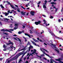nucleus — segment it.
Masks as SVG:
<instances>
[{
  "label": "nucleus",
  "instance_id": "nucleus-1",
  "mask_svg": "<svg viewBox=\"0 0 63 63\" xmlns=\"http://www.w3.org/2000/svg\"><path fill=\"white\" fill-rule=\"evenodd\" d=\"M9 42L10 43H6V44L7 46H9L10 45H12L11 46H10V47L11 48H12V49H13V46L12 45H14V43L13 42H11V40L9 41Z\"/></svg>",
  "mask_w": 63,
  "mask_h": 63
},
{
  "label": "nucleus",
  "instance_id": "nucleus-2",
  "mask_svg": "<svg viewBox=\"0 0 63 63\" xmlns=\"http://www.w3.org/2000/svg\"><path fill=\"white\" fill-rule=\"evenodd\" d=\"M41 23V22L40 21H39L38 22H35V24L36 25H38V24H40V23Z\"/></svg>",
  "mask_w": 63,
  "mask_h": 63
},
{
  "label": "nucleus",
  "instance_id": "nucleus-3",
  "mask_svg": "<svg viewBox=\"0 0 63 63\" xmlns=\"http://www.w3.org/2000/svg\"><path fill=\"white\" fill-rule=\"evenodd\" d=\"M30 14L32 16H34V14H35V12L34 11H31L30 12Z\"/></svg>",
  "mask_w": 63,
  "mask_h": 63
},
{
  "label": "nucleus",
  "instance_id": "nucleus-4",
  "mask_svg": "<svg viewBox=\"0 0 63 63\" xmlns=\"http://www.w3.org/2000/svg\"><path fill=\"white\" fill-rule=\"evenodd\" d=\"M23 57V56H22L20 58V59L19 61L18 62V63H20V62H21V61H22V59Z\"/></svg>",
  "mask_w": 63,
  "mask_h": 63
},
{
  "label": "nucleus",
  "instance_id": "nucleus-5",
  "mask_svg": "<svg viewBox=\"0 0 63 63\" xmlns=\"http://www.w3.org/2000/svg\"><path fill=\"white\" fill-rule=\"evenodd\" d=\"M25 13H26V12H23V11H21V14H22V15H23L24 16H25Z\"/></svg>",
  "mask_w": 63,
  "mask_h": 63
},
{
  "label": "nucleus",
  "instance_id": "nucleus-6",
  "mask_svg": "<svg viewBox=\"0 0 63 63\" xmlns=\"http://www.w3.org/2000/svg\"><path fill=\"white\" fill-rule=\"evenodd\" d=\"M4 14H5V16H8V15L9 14V13H4Z\"/></svg>",
  "mask_w": 63,
  "mask_h": 63
},
{
  "label": "nucleus",
  "instance_id": "nucleus-7",
  "mask_svg": "<svg viewBox=\"0 0 63 63\" xmlns=\"http://www.w3.org/2000/svg\"><path fill=\"white\" fill-rule=\"evenodd\" d=\"M50 61V63H53V60H52V59H51Z\"/></svg>",
  "mask_w": 63,
  "mask_h": 63
},
{
  "label": "nucleus",
  "instance_id": "nucleus-8",
  "mask_svg": "<svg viewBox=\"0 0 63 63\" xmlns=\"http://www.w3.org/2000/svg\"><path fill=\"white\" fill-rule=\"evenodd\" d=\"M32 39L35 42H38V40H36L35 39H34V38H32Z\"/></svg>",
  "mask_w": 63,
  "mask_h": 63
},
{
  "label": "nucleus",
  "instance_id": "nucleus-9",
  "mask_svg": "<svg viewBox=\"0 0 63 63\" xmlns=\"http://www.w3.org/2000/svg\"><path fill=\"white\" fill-rule=\"evenodd\" d=\"M37 39L38 40H39L40 41V42H43V41L41 39H39V38L38 37L37 38Z\"/></svg>",
  "mask_w": 63,
  "mask_h": 63
},
{
  "label": "nucleus",
  "instance_id": "nucleus-10",
  "mask_svg": "<svg viewBox=\"0 0 63 63\" xmlns=\"http://www.w3.org/2000/svg\"><path fill=\"white\" fill-rule=\"evenodd\" d=\"M51 4H52V5H53V4H54V5H56V3L55 2H51Z\"/></svg>",
  "mask_w": 63,
  "mask_h": 63
},
{
  "label": "nucleus",
  "instance_id": "nucleus-11",
  "mask_svg": "<svg viewBox=\"0 0 63 63\" xmlns=\"http://www.w3.org/2000/svg\"><path fill=\"white\" fill-rule=\"evenodd\" d=\"M51 34V35H52V36H55V37H56V38H57V36H55V34H54L53 33H52Z\"/></svg>",
  "mask_w": 63,
  "mask_h": 63
},
{
  "label": "nucleus",
  "instance_id": "nucleus-12",
  "mask_svg": "<svg viewBox=\"0 0 63 63\" xmlns=\"http://www.w3.org/2000/svg\"><path fill=\"white\" fill-rule=\"evenodd\" d=\"M10 5L11 6V8H12V9H15V8L14 7V5H12L11 4H10Z\"/></svg>",
  "mask_w": 63,
  "mask_h": 63
},
{
  "label": "nucleus",
  "instance_id": "nucleus-13",
  "mask_svg": "<svg viewBox=\"0 0 63 63\" xmlns=\"http://www.w3.org/2000/svg\"><path fill=\"white\" fill-rule=\"evenodd\" d=\"M3 19L4 20V21H6V20H8V19H7V18H3Z\"/></svg>",
  "mask_w": 63,
  "mask_h": 63
},
{
  "label": "nucleus",
  "instance_id": "nucleus-14",
  "mask_svg": "<svg viewBox=\"0 0 63 63\" xmlns=\"http://www.w3.org/2000/svg\"><path fill=\"white\" fill-rule=\"evenodd\" d=\"M32 43H33V44H34V45L35 46H37V45H36V43H35L34 42V41H32Z\"/></svg>",
  "mask_w": 63,
  "mask_h": 63
},
{
  "label": "nucleus",
  "instance_id": "nucleus-15",
  "mask_svg": "<svg viewBox=\"0 0 63 63\" xmlns=\"http://www.w3.org/2000/svg\"><path fill=\"white\" fill-rule=\"evenodd\" d=\"M18 24H15V27H18Z\"/></svg>",
  "mask_w": 63,
  "mask_h": 63
},
{
  "label": "nucleus",
  "instance_id": "nucleus-16",
  "mask_svg": "<svg viewBox=\"0 0 63 63\" xmlns=\"http://www.w3.org/2000/svg\"><path fill=\"white\" fill-rule=\"evenodd\" d=\"M43 8H45V9H46V8H47V7H46V5H44L43 6Z\"/></svg>",
  "mask_w": 63,
  "mask_h": 63
},
{
  "label": "nucleus",
  "instance_id": "nucleus-17",
  "mask_svg": "<svg viewBox=\"0 0 63 63\" xmlns=\"http://www.w3.org/2000/svg\"><path fill=\"white\" fill-rule=\"evenodd\" d=\"M1 31H2L3 32H5V30L4 29H2L1 30Z\"/></svg>",
  "mask_w": 63,
  "mask_h": 63
},
{
  "label": "nucleus",
  "instance_id": "nucleus-18",
  "mask_svg": "<svg viewBox=\"0 0 63 63\" xmlns=\"http://www.w3.org/2000/svg\"><path fill=\"white\" fill-rule=\"evenodd\" d=\"M0 7H1L2 9H4V7H3V6L2 4H1L0 5Z\"/></svg>",
  "mask_w": 63,
  "mask_h": 63
},
{
  "label": "nucleus",
  "instance_id": "nucleus-19",
  "mask_svg": "<svg viewBox=\"0 0 63 63\" xmlns=\"http://www.w3.org/2000/svg\"><path fill=\"white\" fill-rule=\"evenodd\" d=\"M26 47H25L24 48H23L22 49H21L20 50H25V49H26Z\"/></svg>",
  "mask_w": 63,
  "mask_h": 63
},
{
  "label": "nucleus",
  "instance_id": "nucleus-20",
  "mask_svg": "<svg viewBox=\"0 0 63 63\" xmlns=\"http://www.w3.org/2000/svg\"><path fill=\"white\" fill-rule=\"evenodd\" d=\"M29 48H33V47L31 45L30 47Z\"/></svg>",
  "mask_w": 63,
  "mask_h": 63
},
{
  "label": "nucleus",
  "instance_id": "nucleus-21",
  "mask_svg": "<svg viewBox=\"0 0 63 63\" xmlns=\"http://www.w3.org/2000/svg\"><path fill=\"white\" fill-rule=\"evenodd\" d=\"M44 56H45V54H41V55L40 56L41 57H43Z\"/></svg>",
  "mask_w": 63,
  "mask_h": 63
},
{
  "label": "nucleus",
  "instance_id": "nucleus-22",
  "mask_svg": "<svg viewBox=\"0 0 63 63\" xmlns=\"http://www.w3.org/2000/svg\"><path fill=\"white\" fill-rule=\"evenodd\" d=\"M6 3H8L7 4H8V5H10L11 4V3H10V2H9L8 1H6Z\"/></svg>",
  "mask_w": 63,
  "mask_h": 63
},
{
  "label": "nucleus",
  "instance_id": "nucleus-23",
  "mask_svg": "<svg viewBox=\"0 0 63 63\" xmlns=\"http://www.w3.org/2000/svg\"><path fill=\"white\" fill-rule=\"evenodd\" d=\"M3 47L4 48H6V46L5 45L3 44Z\"/></svg>",
  "mask_w": 63,
  "mask_h": 63
},
{
  "label": "nucleus",
  "instance_id": "nucleus-24",
  "mask_svg": "<svg viewBox=\"0 0 63 63\" xmlns=\"http://www.w3.org/2000/svg\"><path fill=\"white\" fill-rule=\"evenodd\" d=\"M30 45V42H28V43L27 44V45Z\"/></svg>",
  "mask_w": 63,
  "mask_h": 63
},
{
  "label": "nucleus",
  "instance_id": "nucleus-25",
  "mask_svg": "<svg viewBox=\"0 0 63 63\" xmlns=\"http://www.w3.org/2000/svg\"><path fill=\"white\" fill-rule=\"evenodd\" d=\"M16 38L17 39H18V41H19V42H21V40H20L19 38Z\"/></svg>",
  "mask_w": 63,
  "mask_h": 63
},
{
  "label": "nucleus",
  "instance_id": "nucleus-26",
  "mask_svg": "<svg viewBox=\"0 0 63 63\" xmlns=\"http://www.w3.org/2000/svg\"><path fill=\"white\" fill-rule=\"evenodd\" d=\"M27 51H26L25 52V53H24V54L22 56H23V57L24 56V55L25 54H26V53H27Z\"/></svg>",
  "mask_w": 63,
  "mask_h": 63
},
{
  "label": "nucleus",
  "instance_id": "nucleus-27",
  "mask_svg": "<svg viewBox=\"0 0 63 63\" xmlns=\"http://www.w3.org/2000/svg\"><path fill=\"white\" fill-rule=\"evenodd\" d=\"M25 35H26V36H28L29 35V34L27 33H25Z\"/></svg>",
  "mask_w": 63,
  "mask_h": 63
},
{
  "label": "nucleus",
  "instance_id": "nucleus-28",
  "mask_svg": "<svg viewBox=\"0 0 63 63\" xmlns=\"http://www.w3.org/2000/svg\"><path fill=\"white\" fill-rule=\"evenodd\" d=\"M22 33V32H18V34H21V33Z\"/></svg>",
  "mask_w": 63,
  "mask_h": 63
},
{
  "label": "nucleus",
  "instance_id": "nucleus-29",
  "mask_svg": "<svg viewBox=\"0 0 63 63\" xmlns=\"http://www.w3.org/2000/svg\"><path fill=\"white\" fill-rule=\"evenodd\" d=\"M53 46L55 48H57L56 47V45H53Z\"/></svg>",
  "mask_w": 63,
  "mask_h": 63
},
{
  "label": "nucleus",
  "instance_id": "nucleus-30",
  "mask_svg": "<svg viewBox=\"0 0 63 63\" xmlns=\"http://www.w3.org/2000/svg\"><path fill=\"white\" fill-rule=\"evenodd\" d=\"M5 31H6V32H9V30L7 29H6L5 30Z\"/></svg>",
  "mask_w": 63,
  "mask_h": 63
},
{
  "label": "nucleus",
  "instance_id": "nucleus-31",
  "mask_svg": "<svg viewBox=\"0 0 63 63\" xmlns=\"http://www.w3.org/2000/svg\"><path fill=\"white\" fill-rule=\"evenodd\" d=\"M12 25L13 24H11V26H10V27H11V28H13V26H12Z\"/></svg>",
  "mask_w": 63,
  "mask_h": 63
},
{
  "label": "nucleus",
  "instance_id": "nucleus-32",
  "mask_svg": "<svg viewBox=\"0 0 63 63\" xmlns=\"http://www.w3.org/2000/svg\"><path fill=\"white\" fill-rule=\"evenodd\" d=\"M21 8H22V9H24L25 10V8H24V7H23V6H21Z\"/></svg>",
  "mask_w": 63,
  "mask_h": 63
},
{
  "label": "nucleus",
  "instance_id": "nucleus-33",
  "mask_svg": "<svg viewBox=\"0 0 63 63\" xmlns=\"http://www.w3.org/2000/svg\"><path fill=\"white\" fill-rule=\"evenodd\" d=\"M3 34H5L6 35H8V34H7V33H5V32H3Z\"/></svg>",
  "mask_w": 63,
  "mask_h": 63
},
{
  "label": "nucleus",
  "instance_id": "nucleus-34",
  "mask_svg": "<svg viewBox=\"0 0 63 63\" xmlns=\"http://www.w3.org/2000/svg\"><path fill=\"white\" fill-rule=\"evenodd\" d=\"M14 30H16V29H17V27H15L14 28Z\"/></svg>",
  "mask_w": 63,
  "mask_h": 63
},
{
  "label": "nucleus",
  "instance_id": "nucleus-35",
  "mask_svg": "<svg viewBox=\"0 0 63 63\" xmlns=\"http://www.w3.org/2000/svg\"><path fill=\"white\" fill-rule=\"evenodd\" d=\"M45 3H47V0H45Z\"/></svg>",
  "mask_w": 63,
  "mask_h": 63
},
{
  "label": "nucleus",
  "instance_id": "nucleus-36",
  "mask_svg": "<svg viewBox=\"0 0 63 63\" xmlns=\"http://www.w3.org/2000/svg\"><path fill=\"white\" fill-rule=\"evenodd\" d=\"M44 49V50H45V51H46L47 52H48V51H47V50H46L45 49Z\"/></svg>",
  "mask_w": 63,
  "mask_h": 63
},
{
  "label": "nucleus",
  "instance_id": "nucleus-37",
  "mask_svg": "<svg viewBox=\"0 0 63 63\" xmlns=\"http://www.w3.org/2000/svg\"><path fill=\"white\" fill-rule=\"evenodd\" d=\"M30 31L31 32H30V34H32V33H33V32H32V31H31V30H30Z\"/></svg>",
  "mask_w": 63,
  "mask_h": 63
},
{
  "label": "nucleus",
  "instance_id": "nucleus-38",
  "mask_svg": "<svg viewBox=\"0 0 63 63\" xmlns=\"http://www.w3.org/2000/svg\"><path fill=\"white\" fill-rule=\"evenodd\" d=\"M10 31H14V29H11L9 30Z\"/></svg>",
  "mask_w": 63,
  "mask_h": 63
},
{
  "label": "nucleus",
  "instance_id": "nucleus-39",
  "mask_svg": "<svg viewBox=\"0 0 63 63\" xmlns=\"http://www.w3.org/2000/svg\"><path fill=\"white\" fill-rule=\"evenodd\" d=\"M40 3H41V1H39L37 3V4H40Z\"/></svg>",
  "mask_w": 63,
  "mask_h": 63
},
{
  "label": "nucleus",
  "instance_id": "nucleus-40",
  "mask_svg": "<svg viewBox=\"0 0 63 63\" xmlns=\"http://www.w3.org/2000/svg\"><path fill=\"white\" fill-rule=\"evenodd\" d=\"M55 50L56 51H57L58 53H59V51L58 50H57L56 49H55Z\"/></svg>",
  "mask_w": 63,
  "mask_h": 63
},
{
  "label": "nucleus",
  "instance_id": "nucleus-41",
  "mask_svg": "<svg viewBox=\"0 0 63 63\" xmlns=\"http://www.w3.org/2000/svg\"><path fill=\"white\" fill-rule=\"evenodd\" d=\"M17 11L18 12H19V13H20V10H19L18 9H17Z\"/></svg>",
  "mask_w": 63,
  "mask_h": 63
},
{
  "label": "nucleus",
  "instance_id": "nucleus-42",
  "mask_svg": "<svg viewBox=\"0 0 63 63\" xmlns=\"http://www.w3.org/2000/svg\"><path fill=\"white\" fill-rule=\"evenodd\" d=\"M33 53H32V54H30V55H31V56H33V55H32V54H33Z\"/></svg>",
  "mask_w": 63,
  "mask_h": 63
},
{
  "label": "nucleus",
  "instance_id": "nucleus-43",
  "mask_svg": "<svg viewBox=\"0 0 63 63\" xmlns=\"http://www.w3.org/2000/svg\"><path fill=\"white\" fill-rule=\"evenodd\" d=\"M58 8H56V10H55V12H57V10H58Z\"/></svg>",
  "mask_w": 63,
  "mask_h": 63
},
{
  "label": "nucleus",
  "instance_id": "nucleus-44",
  "mask_svg": "<svg viewBox=\"0 0 63 63\" xmlns=\"http://www.w3.org/2000/svg\"><path fill=\"white\" fill-rule=\"evenodd\" d=\"M59 59H55V60H56V61H59Z\"/></svg>",
  "mask_w": 63,
  "mask_h": 63
},
{
  "label": "nucleus",
  "instance_id": "nucleus-45",
  "mask_svg": "<svg viewBox=\"0 0 63 63\" xmlns=\"http://www.w3.org/2000/svg\"><path fill=\"white\" fill-rule=\"evenodd\" d=\"M53 18V17L52 16H51L50 17V18Z\"/></svg>",
  "mask_w": 63,
  "mask_h": 63
},
{
  "label": "nucleus",
  "instance_id": "nucleus-46",
  "mask_svg": "<svg viewBox=\"0 0 63 63\" xmlns=\"http://www.w3.org/2000/svg\"><path fill=\"white\" fill-rule=\"evenodd\" d=\"M0 20H1V21H3V19L1 18H0Z\"/></svg>",
  "mask_w": 63,
  "mask_h": 63
},
{
  "label": "nucleus",
  "instance_id": "nucleus-47",
  "mask_svg": "<svg viewBox=\"0 0 63 63\" xmlns=\"http://www.w3.org/2000/svg\"><path fill=\"white\" fill-rule=\"evenodd\" d=\"M32 52V53H33V54H34V55H35L34 53H35V54L36 53V52H35L34 51L33 52Z\"/></svg>",
  "mask_w": 63,
  "mask_h": 63
},
{
  "label": "nucleus",
  "instance_id": "nucleus-48",
  "mask_svg": "<svg viewBox=\"0 0 63 63\" xmlns=\"http://www.w3.org/2000/svg\"><path fill=\"white\" fill-rule=\"evenodd\" d=\"M42 52H43V53H44V54H45L46 53H45V51H42Z\"/></svg>",
  "mask_w": 63,
  "mask_h": 63
},
{
  "label": "nucleus",
  "instance_id": "nucleus-49",
  "mask_svg": "<svg viewBox=\"0 0 63 63\" xmlns=\"http://www.w3.org/2000/svg\"><path fill=\"white\" fill-rule=\"evenodd\" d=\"M59 62H60L61 63V61L60 60V58H59Z\"/></svg>",
  "mask_w": 63,
  "mask_h": 63
},
{
  "label": "nucleus",
  "instance_id": "nucleus-50",
  "mask_svg": "<svg viewBox=\"0 0 63 63\" xmlns=\"http://www.w3.org/2000/svg\"><path fill=\"white\" fill-rule=\"evenodd\" d=\"M26 59V57L24 58V61H25V59Z\"/></svg>",
  "mask_w": 63,
  "mask_h": 63
},
{
  "label": "nucleus",
  "instance_id": "nucleus-51",
  "mask_svg": "<svg viewBox=\"0 0 63 63\" xmlns=\"http://www.w3.org/2000/svg\"><path fill=\"white\" fill-rule=\"evenodd\" d=\"M28 63V61H26V63Z\"/></svg>",
  "mask_w": 63,
  "mask_h": 63
},
{
  "label": "nucleus",
  "instance_id": "nucleus-52",
  "mask_svg": "<svg viewBox=\"0 0 63 63\" xmlns=\"http://www.w3.org/2000/svg\"><path fill=\"white\" fill-rule=\"evenodd\" d=\"M22 26L23 27V28L24 29V28H25V26L23 25Z\"/></svg>",
  "mask_w": 63,
  "mask_h": 63
},
{
  "label": "nucleus",
  "instance_id": "nucleus-53",
  "mask_svg": "<svg viewBox=\"0 0 63 63\" xmlns=\"http://www.w3.org/2000/svg\"><path fill=\"white\" fill-rule=\"evenodd\" d=\"M30 48H29V51H28L29 52V51H30Z\"/></svg>",
  "mask_w": 63,
  "mask_h": 63
},
{
  "label": "nucleus",
  "instance_id": "nucleus-54",
  "mask_svg": "<svg viewBox=\"0 0 63 63\" xmlns=\"http://www.w3.org/2000/svg\"><path fill=\"white\" fill-rule=\"evenodd\" d=\"M53 62H54L55 63H58L57 62H56L55 61H54L53 60Z\"/></svg>",
  "mask_w": 63,
  "mask_h": 63
},
{
  "label": "nucleus",
  "instance_id": "nucleus-55",
  "mask_svg": "<svg viewBox=\"0 0 63 63\" xmlns=\"http://www.w3.org/2000/svg\"><path fill=\"white\" fill-rule=\"evenodd\" d=\"M44 5H45V6H47V3H45L44 4Z\"/></svg>",
  "mask_w": 63,
  "mask_h": 63
},
{
  "label": "nucleus",
  "instance_id": "nucleus-56",
  "mask_svg": "<svg viewBox=\"0 0 63 63\" xmlns=\"http://www.w3.org/2000/svg\"><path fill=\"white\" fill-rule=\"evenodd\" d=\"M59 22H61V20H60V19H59Z\"/></svg>",
  "mask_w": 63,
  "mask_h": 63
},
{
  "label": "nucleus",
  "instance_id": "nucleus-57",
  "mask_svg": "<svg viewBox=\"0 0 63 63\" xmlns=\"http://www.w3.org/2000/svg\"><path fill=\"white\" fill-rule=\"evenodd\" d=\"M13 38L15 40H16L17 41V40L16 39L15 37H13Z\"/></svg>",
  "mask_w": 63,
  "mask_h": 63
},
{
  "label": "nucleus",
  "instance_id": "nucleus-58",
  "mask_svg": "<svg viewBox=\"0 0 63 63\" xmlns=\"http://www.w3.org/2000/svg\"><path fill=\"white\" fill-rule=\"evenodd\" d=\"M43 59H45L46 60H47V59L45 58V57L43 58Z\"/></svg>",
  "mask_w": 63,
  "mask_h": 63
},
{
  "label": "nucleus",
  "instance_id": "nucleus-59",
  "mask_svg": "<svg viewBox=\"0 0 63 63\" xmlns=\"http://www.w3.org/2000/svg\"><path fill=\"white\" fill-rule=\"evenodd\" d=\"M43 21H44V22H46V20H43Z\"/></svg>",
  "mask_w": 63,
  "mask_h": 63
},
{
  "label": "nucleus",
  "instance_id": "nucleus-60",
  "mask_svg": "<svg viewBox=\"0 0 63 63\" xmlns=\"http://www.w3.org/2000/svg\"><path fill=\"white\" fill-rule=\"evenodd\" d=\"M0 25H2V22H0Z\"/></svg>",
  "mask_w": 63,
  "mask_h": 63
},
{
  "label": "nucleus",
  "instance_id": "nucleus-61",
  "mask_svg": "<svg viewBox=\"0 0 63 63\" xmlns=\"http://www.w3.org/2000/svg\"><path fill=\"white\" fill-rule=\"evenodd\" d=\"M2 59H3V58H0V60H1V61H2Z\"/></svg>",
  "mask_w": 63,
  "mask_h": 63
},
{
  "label": "nucleus",
  "instance_id": "nucleus-62",
  "mask_svg": "<svg viewBox=\"0 0 63 63\" xmlns=\"http://www.w3.org/2000/svg\"><path fill=\"white\" fill-rule=\"evenodd\" d=\"M29 55V53H28V54H27V56H28V55Z\"/></svg>",
  "mask_w": 63,
  "mask_h": 63
},
{
  "label": "nucleus",
  "instance_id": "nucleus-63",
  "mask_svg": "<svg viewBox=\"0 0 63 63\" xmlns=\"http://www.w3.org/2000/svg\"><path fill=\"white\" fill-rule=\"evenodd\" d=\"M9 32H10V33H12V32L10 31H9Z\"/></svg>",
  "mask_w": 63,
  "mask_h": 63
},
{
  "label": "nucleus",
  "instance_id": "nucleus-64",
  "mask_svg": "<svg viewBox=\"0 0 63 63\" xmlns=\"http://www.w3.org/2000/svg\"><path fill=\"white\" fill-rule=\"evenodd\" d=\"M29 59V57H27V59Z\"/></svg>",
  "mask_w": 63,
  "mask_h": 63
}]
</instances>
